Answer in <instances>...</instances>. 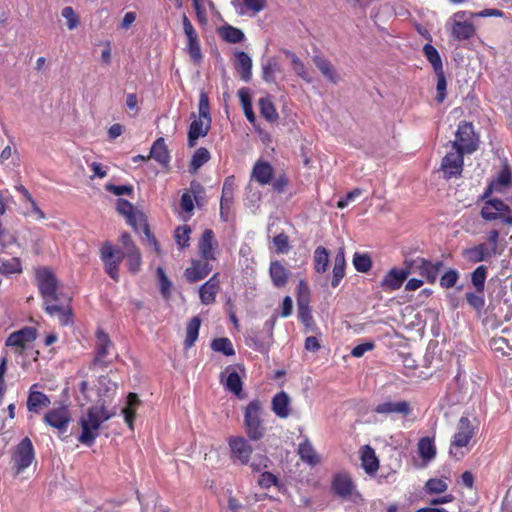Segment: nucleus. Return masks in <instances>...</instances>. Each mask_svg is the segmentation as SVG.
Listing matches in <instances>:
<instances>
[{
  "label": "nucleus",
  "mask_w": 512,
  "mask_h": 512,
  "mask_svg": "<svg viewBox=\"0 0 512 512\" xmlns=\"http://www.w3.org/2000/svg\"><path fill=\"white\" fill-rule=\"evenodd\" d=\"M115 414L114 410L110 411L103 405L89 407L86 415L79 420L82 431L78 441L88 447L92 446L99 435L101 424L111 419Z\"/></svg>",
  "instance_id": "nucleus-1"
},
{
  "label": "nucleus",
  "mask_w": 512,
  "mask_h": 512,
  "mask_svg": "<svg viewBox=\"0 0 512 512\" xmlns=\"http://www.w3.org/2000/svg\"><path fill=\"white\" fill-rule=\"evenodd\" d=\"M263 415L264 408L258 399H254L247 404L244 411V425L247 436L253 441H258L265 435Z\"/></svg>",
  "instance_id": "nucleus-2"
},
{
  "label": "nucleus",
  "mask_w": 512,
  "mask_h": 512,
  "mask_svg": "<svg viewBox=\"0 0 512 512\" xmlns=\"http://www.w3.org/2000/svg\"><path fill=\"white\" fill-rule=\"evenodd\" d=\"M477 426L467 417L462 416L457 424L456 432L452 438L449 447L451 456L459 458L463 453L459 450L467 447L474 435L476 434Z\"/></svg>",
  "instance_id": "nucleus-3"
},
{
  "label": "nucleus",
  "mask_w": 512,
  "mask_h": 512,
  "mask_svg": "<svg viewBox=\"0 0 512 512\" xmlns=\"http://www.w3.org/2000/svg\"><path fill=\"white\" fill-rule=\"evenodd\" d=\"M36 282L44 301H59L61 293L57 292L58 281L48 268L36 270Z\"/></svg>",
  "instance_id": "nucleus-4"
},
{
  "label": "nucleus",
  "mask_w": 512,
  "mask_h": 512,
  "mask_svg": "<svg viewBox=\"0 0 512 512\" xmlns=\"http://www.w3.org/2000/svg\"><path fill=\"white\" fill-rule=\"evenodd\" d=\"M405 264L409 267L410 273L419 274L430 284L435 283L440 270L443 268V261L431 262L422 257L406 260Z\"/></svg>",
  "instance_id": "nucleus-5"
},
{
  "label": "nucleus",
  "mask_w": 512,
  "mask_h": 512,
  "mask_svg": "<svg viewBox=\"0 0 512 512\" xmlns=\"http://www.w3.org/2000/svg\"><path fill=\"white\" fill-rule=\"evenodd\" d=\"M456 139L452 142V149H460L467 154L473 153L478 148V139L475 136L473 125L461 121L455 133Z\"/></svg>",
  "instance_id": "nucleus-6"
},
{
  "label": "nucleus",
  "mask_w": 512,
  "mask_h": 512,
  "mask_svg": "<svg viewBox=\"0 0 512 512\" xmlns=\"http://www.w3.org/2000/svg\"><path fill=\"white\" fill-rule=\"evenodd\" d=\"M35 458V450L30 438H23L12 452V462L16 469V474L22 473L28 468Z\"/></svg>",
  "instance_id": "nucleus-7"
},
{
  "label": "nucleus",
  "mask_w": 512,
  "mask_h": 512,
  "mask_svg": "<svg viewBox=\"0 0 512 512\" xmlns=\"http://www.w3.org/2000/svg\"><path fill=\"white\" fill-rule=\"evenodd\" d=\"M43 422L58 430L59 433H65L71 422V414L68 406L60 404L58 407L48 410L43 417Z\"/></svg>",
  "instance_id": "nucleus-8"
},
{
  "label": "nucleus",
  "mask_w": 512,
  "mask_h": 512,
  "mask_svg": "<svg viewBox=\"0 0 512 512\" xmlns=\"http://www.w3.org/2000/svg\"><path fill=\"white\" fill-rule=\"evenodd\" d=\"M100 258L105 265L106 273L115 281L119 280V265L124 258L121 251L115 250L106 242L100 250Z\"/></svg>",
  "instance_id": "nucleus-9"
},
{
  "label": "nucleus",
  "mask_w": 512,
  "mask_h": 512,
  "mask_svg": "<svg viewBox=\"0 0 512 512\" xmlns=\"http://www.w3.org/2000/svg\"><path fill=\"white\" fill-rule=\"evenodd\" d=\"M466 152L460 149H453L447 153L441 161V170L445 178L459 177L463 171L464 159L463 156Z\"/></svg>",
  "instance_id": "nucleus-10"
},
{
  "label": "nucleus",
  "mask_w": 512,
  "mask_h": 512,
  "mask_svg": "<svg viewBox=\"0 0 512 512\" xmlns=\"http://www.w3.org/2000/svg\"><path fill=\"white\" fill-rule=\"evenodd\" d=\"M112 348L113 344L109 335L103 330L98 329L96 332L95 357L93 364L99 367H107L112 361L108 358V356L111 355L110 350Z\"/></svg>",
  "instance_id": "nucleus-11"
},
{
  "label": "nucleus",
  "mask_w": 512,
  "mask_h": 512,
  "mask_svg": "<svg viewBox=\"0 0 512 512\" xmlns=\"http://www.w3.org/2000/svg\"><path fill=\"white\" fill-rule=\"evenodd\" d=\"M71 299L60 295L59 301H44V309L50 316H57L63 326L71 322Z\"/></svg>",
  "instance_id": "nucleus-12"
},
{
  "label": "nucleus",
  "mask_w": 512,
  "mask_h": 512,
  "mask_svg": "<svg viewBox=\"0 0 512 512\" xmlns=\"http://www.w3.org/2000/svg\"><path fill=\"white\" fill-rule=\"evenodd\" d=\"M37 330L34 327H24L9 335L6 339V346L14 347L16 353L22 354L27 344L33 342L37 338Z\"/></svg>",
  "instance_id": "nucleus-13"
},
{
  "label": "nucleus",
  "mask_w": 512,
  "mask_h": 512,
  "mask_svg": "<svg viewBox=\"0 0 512 512\" xmlns=\"http://www.w3.org/2000/svg\"><path fill=\"white\" fill-rule=\"evenodd\" d=\"M229 447L234 460H238L242 465L249 463L253 448L248 440L244 437H230Z\"/></svg>",
  "instance_id": "nucleus-14"
},
{
  "label": "nucleus",
  "mask_w": 512,
  "mask_h": 512,
  "mask_svg": "<svg viewBox=\"0 0 512 512\" xmlns=\"http://www.w3.org/2000/svg\"><path fill=\"white\" fill-rule=\"evenodd\" d=\"M332 489L334 493L344 499L351 496L360 497V494L355 491V485L351 477L347 474H337L332 480Z\"/></svg>",
  "instance_id": "nucleus-15"
},
{
  "label": "nucleus",
  "mask_w": 512,
  "mask_h": 512,
  "mask_svg": "<svg viewBox=\"0 0 512 512\" xmlns=\"http://www.w3.org/2000/svg\"><path fill=\"white\" fill-rule=\"evenodd\" d=\"M412 409L410 403L405 400L401 401H385L379 403L375 408L374 412L377 414H381L384 416H392V415H402L408 416L411 413Z\"/></svg>",
  "instance_id": "nucleus-16"
},
{
  "label": "nucleus",
  "mask_w": 512,
  "mask_h": 512,
  "mask_svg": "<svg viewBox=\"0 0 512 512\" xmlns=\"http://www.w3.org/2000/svg\"><path fill=\"white\" fill-rule=\"evenodd\" d=\"M38 383L33 384L29 388L26 406L29 412L39 414L43 408H47L51 404L50 398L41 391H38Z\"/></svg>",
  "instance_id": "nucleus-17"
},
{
  "label": "nucleus",
  "mask_w": 512,
  "mask_h": 512,
  "mask_svg": "<svg viewBox=\"0 0 512 512\" xmlns=\"http://www.w3.org/2000/svg\"><path fill=\"white\" fill-rule=\"evenodd\" d=\"M211 260H192L191 266L186 268L184 275L188 282L194 283L207 277L212 271Z\"/></svg>",
  "instance_id": "nucleus-18"
},
{
  "label": "nucleus",
  "mask_w": 512,
  "mask_h": 512,
  "mask_svg": "<svg viewBox=\"0 0 512 512\" xmlns=\"http://www.w3.org/2000/svg\"><path fill=\"white\" fill-rule=\"evenodd\" d=\"M220 290L219 274L215 273L199 288V298L203 305L215 303L216 296Z\"/></svg>",
  "instance_id": "nucleus-19"
},
{
  "label": "nucleus",
  "mask_w": 512,
  "mask_h": 512,
  "mask_svg": "<svg viewBox=\"0 0 512 512\" xmlns=\"http://www.w3.org/2000/svg\"><path fill=\"white\" fill-rule=\"evenodd\" d=\"M410 274L409 267L404 269L392 268L381 280L380 286L384 290L394 291L399 289Z\"/></svg>",
  "instance_id": "nucleus-20"
},
{
  "label": "nucleus",
  "mask_w": 512,
  "mask_h": 512,
  "mask_svg": "<svg viewBox=\"0 0 512 512\" xmlns=\"http://www.w3.org/2000/svg\"><path fill=\"white\" fill-rule=\"evenodd\" d=\"M510 212V206H507L505 202L499 199H491L485 202L481 210V216L483 219L492 221L501 218L504 213Z\"/></svg>",
  "instance_id": "nucleus-21"
},
{
  "label": "nucleus",
  "mask_w": 512,
  "mask_h": 512,
  "mask_svg": "<svg viewBox=\"0 0 512 512\" xmlns=\"http://www.w3.org/2000/svg\"><path fill=\"white\" fill-rule=\"evenodd\" d=\"M496 253L493 249H491L487 244L480 243L473 247L467 248L463 250L464 258L472 263H478L482 261H488L492 258Z\"/></svg>",
  "instance_id": "nucleus-22"
},
{
  "label": "nucleus",
  "mask_w": 512,
  "mask_h": 512,
  "mask_svg": "<svg viewBox=\"0 0 512 512\" xmlns=\"http://www.w3.org/2000/svg\"><path fill=\"white\" fill-rule=\"evenodd\" d=\"M132 216H128L126 218L129 225H131L137 232L145 234V236L148 238L149 242L153 244L156 251H159V245L155 237L152 235L149 225L146 222L144 215L140 212L134 211Z\"/></svg>",
  "instance_id": "nucleus-23"
},
{
  "label": "nucleus",
  "mask_w": 512,
  "mask_h": 512,
  "mask_svg": "<svg viewBox=\"0 0 512 512\" xmlns=\"http://www.w3.org/2000/svg\"><path fill=\"white\" fill-rule=\"evenodd\" d=\"M211 127V119L198 118L194 119L188 131V146L194 147L196 141L200 137H204L208 134Z\"/></svg>",
  "instance_id": "nucleus-24"
},
{
  "label": "nucleus",
  "mask_w": 512,
  "mask_h": 512,
  "mask_svg": "<svg viewBox=\"0 0 512 512\" xmlns=\"http://www.w3.org/2000/svg\"><path fill=\"white\" fill-rule=\"evenodd\" d=\"M291 399L285 391L276 393L271 401V410L278 418L286 419L291 414Z\"/></svg>",
  "instance_id": "nucleus-25"
},
{
  "label": "nucleus",
  "mask_w": 512,
  "mask_h": 512,
  "mask_svg": "<svg viewBox=\"0 0 512 512\" xmlns=\"http://www.w3.org/2000/svg\"><path fill=\"white\" fill-rule=\"evenodd\" d=\"M273 174L274 169L269 162L258 160L252 169L251 178L264 186L272 182Z\"/></svg>",
  "instance_id": "nucleus-26"
},
{
  "label": "nucleus",
  "mask_w": 512,
  "mask_h": 512,
  "mask_svg": "<svg viewBox=\"0 0 512 512\" xmlns=\"http://www.w3.org/2000/svg\"><path fill=\"white\" fill-rule=\"evenodd\" d=\"M216 246L217 242L215 241L214 232L211 229H206L198 244L201 258L204 260H215L214 250Z\"/></svg>",
  "instance_id": "nucleus-27"
},
{
  "label": "nucleus",
  "mask_w": 512,
  "mask_h": 512,
  "mask_svg": "<svg viewBox=\"0 0 512 512\" xmlns=\"http://www.w3.org/2000/svg\"><path fill=\"white\" fill-rule=\"evenodd\" d=\"M361 466L368 475H374L379 468V460L376 456L375 450L365 445L361 448Z\"/></svg>",
  "instance_id": "nucleus-28"
},
{
  "label": "nucleus",
  "mask_w": 512,
  "mask_h": 512,
  "mask_svg": "<svg viewBox=\"0 0 512 512\" xmlns=\"http://www.w3.org/2000/svg\"><path fill=\"white\" fill-rule=\"evenodd\" d=\"M269 275L273 285L277 288H282L287 284L290 272L280 261L275 260L270 263Z\"/></svg>",
  "instance_id": "nucleus-29"
},
{
  "label": "nucleus",
  "mask_w": 512,
  "mask_h": 512,
  "mask_svg": "<svg viewBox=\"0 0 512 512\" xmlns=\"http://www.w3.org/2000/svg\"><path fill=\"white\" fill-rule=\"evenodd\" d=\"M313 63L329 82L337 84L340 81L339 74L329 60L320 55H315L313 57Z\"/></svg>",
  "instance_id": "nucleus-30"
},
{
  "label": "nucleus",
  "mask_w": 512,
  "mask_h": 512,
  "mask_svg": "<svg viewBox=\"0 0 512 512\" xmlns=\"http://www.w3.org/2000/svg\"><path fill=\"white\" fill-rule=\"evenodd\" d=\"M236 64L235 67L240 73L243 81L249 82L252 78V59L244 51H237L235 53Z\"/></svg>",
  "instance_id": "nucleus-31"
},
{
  "label": "nucleus",
  "mask_w": 512,
  "mask_h": 512,
  "mask_svg": "<svg viewBox=\"0 0 512 512\" xmlns=\"http://www.w3.org/2000/svg\"><path fill=\"white\" fill-rule=\"evenodd\" d=\"M161 165H167L170 161V155L163 137L156 139L150 149V156Z\"/></svg>",
  "instance_id": "nucleus-32"
},
{
  "label": "nucleus",
  "mask_w": 512,
  "mask_h": 512,
  "mask_svg": "<svg viewBox=\"0 0 512 512\" xmlns=\"http://www.w3.org/2000/svg\"><path fill=\"white\" fill-rule=\"evenodd\" d=\"M345 267H346V261H345L344 250L341 248L334 258V266H333V271H332L333 275H332V280H331V286L333 288L338 287L341 280L344 278Z\"/></svg>",
  "instance_id": "nucleus-33"
},
{
  "label": "nucleus",
  "mask_w": 512,
  "mask_h": 512,
  "mask_svg": "<svg viewBox=\"0 0 512 512\" xmlns=\"http://www.w3.org/2000/svg\"><path fill=\"white\" fill-rule=\"evenodd\" d=\"M451 33L457 40H466L474 35L475 28L471 22L457 20L452 23Z\"/></svg>",
  "instance_id": "nucleus-34"
},
{
  "label": "nucleus",
  "mask_w": 512,
  "mask_h": 512,
  "mask_svg": "<svg viewBox=\"0 0 512 512\" xmlns=\"http://www.w3.org/2000/svg\"><path fill=\"white\" fill-rule=\"evenodd\" d=\"M298 454L301 460L309 465L319 463V457L308 438H305L304 441L298 445Z\"/></svg>",
  "instance_id": "nucleus-35"
},
{
  "label": "nucleus",
  "mask_w": 512,
  "mask_h": 512,
  "mask_svg": "<svg viewBox=\"0 0 512 512\" xmlns=\"http://www.w3.org/2000/svg\"><path fill=\"white\" fill-rule=\"evenodd\" d=\"M140 400L135 393H129L127 396V405L122 409L124 420L131 430L135 419V409L139 405Z\"/></svg>",
  "instance_id": "nucleus-36"
},
{
  "label": "nucleus",
  "mask_w": 512,
  "mask_h": 512,
  "mask_svg": "<svg viewBox=\"0 0 512 512\" xmlns=\"http://www.w3.org/2000/svg\"><path fill=\"white\" fill-rule=\"evenodd\" d=\"M200 326L201 319L198 316H194L188 322L186 327V338L184 340V346L186 349L191 348L195 344L199 335Z\"/></svg>",
  "instance_id": "nucleus-37"
},
{
  "label": "nucleus",
  "mask_w": 512,
  "mask_h": 512,
  "mask_svg": "<svg viewBox=\"0 0 512 512\" xmlns=\"http://www.w3.org/2000/svg\"><path fill=\"white\" fill-rule=\"evenodd\" d=\"M219 35L221 38L232 44L240 43L244 40L245 35L239 28L231 25H224L219 29Z\"/></svg>",
  "instance_id": "nucleus-38"
},
{
  "label": "nucleus",
  "mask_w": 512,
  "mask_h": 512,
  "mask_svg": "<svg viewBox=\"0 0 512 512\" xmlns=\"http://www.w3.org/2000/svg\"><path fill=\"white\" fill-rule=\"evenodd\" d=\"M418 451L422 459L426 461L432 460L436 455L434 440L430 437L421 438L418 443Z\"/></svg>",
  "instance_id": "nucleus-39"
},
{
  "label": "nucleus",
  "mask_w": 512,
  "mask_h": 512,
  "mask_svg": "<svg viewBox=\"0 0 512 512\" xmlns=\"http://www.w3.org/2000/svg\"><path fill=\"white\" fill-rule=\"evenodd\" d=\"M314 269L317 273L326 272L329 264V252L325 247L319 246L314 251Z\"/></svg>",
  "instance_id": "nucleus-40"
},
{
  "label": "nucleus",
  "mask_w": 512,
  "mask_h": 512,
  "mask_svg": "<svg viewBox=\"0 0 512 512\" xmlns=\"http://www.w3.org/2000/svg\"><path fill=\"white\" fill-rule=\"evenodd\" d=\"M285 55L291 60L292 68L295 73L303 80L310 83L312 80L305 64L300 60V58L294 52L289 50L285 51Z\"/></svg>",
  "instance_id": "nucleus-41"
},
{
  "label": "nucleus",
  "mask_w": 512,
  "mask_h": 512,
  "mask_svg": "<svg viewBox=\"0 0 512 512\" xmlns=\"http://www.w3.org/2000/svg\"><path fill=\"white\" fill-rule=\"evenodd\" d=\"M490 348L495 353H499L502 356H507L512 353V341L506 337H493L490 340Z\"/></svg>",
  "instance_id": "nucleus-42"
},
{
  "label": "nucleus",
  "mask_w": 512,
  "mask_h": 512,
  "mask_svg": "<svg viewBox=\"0 0 512 512\" xmlns=\"http://www.w3.org/2000/svg\"><path fill=\"white\" fill-rule=\"evenodd\" d=\"M211 349L215 352L222 353L225 356H234L235 350L231 340L227 337L215 338L211 342Z\"/></svg>",
  "instance_id": "nucleus-43"
},
{
  "label": "nucleus",
  "mask_w": 512,
  "mask_h": 512,
  "mask_svg": "<svg viewBox=\"0 0 512 512\" xmlns=\"http://www.w3.org/2000/svg\"><path fill=\"white\" fill-rule=\"evenodd\" d=\"M423 53L427 60L432 65L434 72L443 71V64L437 49L431 44H425L423 47Z\"/></svg>",
  "instance_id": "nucleus-44"
},
{
  "label": "nucleus",
  "mask_w": 512,
  "mask_h": 512,
  "mask_svg": "<svg viewBox=\"0 0 512 512\" xmlns=\"http://www.w3.org/2000/svg\"><path fill=\"white\" fill-rule=\"evenodd\" d=\"M22 265L21 261L17 257H12L9 259L0 257V273L9 275L14 273H21Z\"/></svg>",
  "instance_id": "nucleus-45"
},
{
  "label": "nucleus",
  "mask_w": 512,
  "mask_h": 512,
  "mask_svg": "<svg viewBox=\"0 0 512 512\" xmlns=\"http://www.w3.org/2000/svg\"><path fill=\"white\" fill-rule=\"evenodd\" d=\"M259 108L261 115L268 121L274 122L278 119L279 115L273 102L269 98H261L259 100Z\"/></svg>",
  "instance_id": "nucleus-46"
},
{
  "label": "nucleus",
  "mask_w": 512,
  "mask_h": 512,
  "mask_svg": "<svg viewBox=\"0 0 512 512\" xmlns=\"http://www.w3.org/2000/svg\"><path fill=\"white\" fill-rule=\"evenodd\" d=\"M352 262L354 268L361 273H367L372 267V259L368 253L355 252Z\"/></svg>",
  "instance_id": "nucleus-47"
},
{
  "label": "nucleus",
  "mask_w": 512,
  "mask_h": 512,
  "mask_svg": "<svg viewBox=\"0 0 512 512\" xmlns=\"http://www.w3.org/2000/svg\"><path fill=\"white\" fill-rule=\"evenodd\" d=\"M238 96H239V99L241 101V104H242V107H243V110H244V114H245L247 120L251 124H254L255 121H256V117H255L254 112L252 110V103H251L250 94L248 93V91L246 89L242 88V89H240L238 91Z\"/></svg>",
  "instance_id": "nucleus-48"
},
{
  "label": "nucleus",
  "mask_w": 512,
  "mask_h": 512,
  "mask_svg": "<svg viewBox=\"0 0 512 512\" xmlns=\"http://www.w3.org/2000/svg\"><path fill=\"white\" fill-rule=\"evenodd\" d=\"M487 278V267L484 265L478 266L471 274V282L479 293L484 292L485 280Z\"/></svg>",
  "instance_id": "nucleus-49"
},
{
  "label": "nucleus",
  "mask_w": 512,
  "mask_h": 512,
  "mask_svg": "<svg viewBox=\"0 0 512 512\" xmlns=\"http://www.w3.org/2000/svg\"><path fill=\"white\" fill-rule=\"evenodd\" d=\"M234 195V178L228 177L225 179L223 187H222V196H221V212L224 207H228L233 200Z\"/></svg>",
  "instance_id": "nucleus-50"
},
{
  "label": "nucleus",
  "mask_w": 512,
  "mask_h": 512,
  "mask_svg": "<svg viewBox=\"0 0 512 512\" xmlns=\"http://www.w3.org/2000/svg\"><path fill=\"white\" fill-rule=\"evenodd\" d=\"M187 40V52L193 63L199 65L203 60V54L201 52L198 36Z\"/></svg>",
  "instance_id": "nucleus-51"
},
{
  "label": "nucleus",
  "mask_w": 512,
  "mask_h": 512,
  "mask_svg": "<svg viewBox=\"0 0 512 512\" xmlns=\"http://www.w3.org/2000/svg\"><path fill=\"white\" fill-rule=\"evenodd\" d=\"M209 159H210L209 151L204 147H200L195 151V153L191 159L190 168L195 172L201 166H203L206 162H208Z\"/></svg>",
  "instance_id": "nucleus-52"
},
{
  "label": "nucleus",
  "mask_w": 512,
  "mask_h": 512,
  "mask_svg": "<svg viewBox=\"0 0 512 512\" xmlns=\"http://www.w3.org/2000/svg\"><path fill=\"white\" fill-rule=\"evenodd\" d=\"M225 387L230 392L234 393L237 396H240L242 392V381L239 374L236 371H232L229 373L226 379Z\"/></svg>",
  "instance_id": "nucleus-53"
},
{
  "label": "nucleus",
  "mask_w": 512,
  "mask_h": 512,
  "mask_svg": "<svg viewBox=\"0 0 512 512\" xmlns=\"http://www.w3.org/2000/svg\"><path fill=\"white\" fill-rule=\"evenodd\" d=\"M278 70V63L275 59H269L262 64V78L268 83L275 82V72Z\"/></svg>",
  "instance_id": "nucleus-54"
},
{
  "label": "nucleus",
  "mask_w": 512,
  "mask_h": 512,
  "mask_svg": "<svg viewBox=\"0 0 512 512\" xmlns=\"http://www.w3.org/2000/svg\"><path fill=\"white\" fill-rule=\"evenodd\" d=\"M191 228L187 225L179 226L175 230V240L180 248L189 246Z\"/></svg>",
  "instance_id": "nucleus-55"
},
{
  "label": "nucleus",
  "mask_w": 512,
  "mask_h": 512,
  "mask_svg": "<svg viewBox=\"0 0 512 512\" xmlns=\"http://www.w3.org/2000/svg\"><path fill=\"white\" fill-rule=\"evenodd\" d=\"M459 279V272L456 269H449L440 278V286L442 288H452Z\"/></svg>",
  "instance_id": "nucleus-56"
},
{
  "label": "nucleus",
  "mask_w": 512,
  "mask_h": 512,
  "mask_svg": "<svg viewBox=\"0 0 512 512\" xmlns=\"http://www.w3.org/2000/svg\"><path fill=\"white\" fill-rule=\"evenodd\" d=\"M63 18L67 20V27L69 30L77 28L79 25V16L75 13L74 9L70 6L64 7L61 11Z\"/></svg>",
  "instance_id": "nucleus-57"
},
{
  "label": "nucleus",
  "mask_w": 512,
  "mask_h": 512,
  "mask_svg": "<svg viewBox=\"0 0 512 512\" xmlns=\"http://www.w3.org/2000/svg\"><path fill=\"white\" fill-rule=\"evenodd\" d=\"M435 74H436V77H437V84H436L437 96H436V100H437V102L442 103L444 101L445 97H446L447 82H446V78H445V75H444V71L435 72Z\"/></svg>",
  "instance_id": "nucleus-58"
},
{
  "label": "nucleus",
  "mask_w": 512,
  "mask_h": 512,
  "mask_svg": "<svg viewBox=\"0 0 512 512\" xmlns=\"http://www.w3.org/2000/svg\"><path fill=\"white\" fill-rule=\"evenodd\" d=\"M297 307H298V317H299L300 321L304 325L309 326L313 322L309 302L302 301L300 303H297Z\"/></svg>",
  "instance_id": "nucleus-59"
},
{
  "label": "nucleus",
  "mask_w": 512,
  "mask_h": 512,
  "mask_svg": "<svg viewBox=\"0 0 512 512\" xmlns=\"http://www.w3.org/2000/svg\"><path fill=\"white\" fill-rule=\"evenodd\" d=\"M157 276L159 279L160 291L161 294L168 298L170 295L171 282L165 274V271L162 267L157 268Z\"/></svg>",
  "instance_id": "nucleus-60"
},
{
  "label": "nucleus",
  "mask_w": 512,
  "mask_h": 512,
  "mask_svg": "<svg viewBox=\"0 0 512 512\" xmlns=\"http://www.w3.org/2000/svg\"><path fill=\"white\" fill-rule=\"evenodd\" d=\"M483 293H474V292H467L466 293V300L468 304L476 309L477 311H481L485 306V300L482 295Z\"/></svg>",
  "instance_id": "nucleus-61"
},
{
  "label": "nucleus",
  "mask_w": 512,
  "mask_h": 512,
  "mask_svg": "<svg viewBox=\"0 0 512 512\" xmlns=\"http://www.w3.org/2000/svg\"><path fill=\"white\" fill-rule=\"evenodd\" d=\"M426 490L429 493H443L447 490V483L442 479H430L427 481Z\"/></svg>",
  "instance_id": "nucleus-62"
},
{
  "label": "nucleus",
  "mask_w": 512,
  "mask_h": 512,
  "mask_svg": "<svg viewBox=\"0 0 512 512\" xmlns=\"http://www.w3.org/2000/svg\"><path fill=\"white\" fill-rule=\"evenodd\" d=\"M512 180V174L510 169L505 166L498 174L497 179L492 183V186L497 189L498 186H507L511 183Z\"/></svg>",
  "instance_id": "nucleus-63"
},
{
  "label": "nucleus",
  "mask_w": 512,
  "mask_h": 512,
  "mask_svg": "<svg viewBox=\"0 0 512 512\" xmlns=\"http://www.w3.org/2000/svg\"><path fill=\"white\" fill-rule=\"evenodd\" d=\"M273 243L276 247L278 253H286L288 252L289 246V238L286 234L280 233L273 238Z\"/></svg>",
  "instance_id": "nucleus-64"
}]
</instances>
